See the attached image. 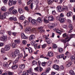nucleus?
I'll use <instances>...</instances> for the list:
<instances>
[{
	"label": "nucleus",
	"mask_w": 75,
	"mask_h": 75,
	"mask_svg": "<svg viewBox=\"0 0 75 75\" xmlns=\"http://www.w3.org/2000/svg\"><path fill=\"white\" fill-rule=\"evenodd\" d=\"M72 64V63L71 62H69L67 65V67H71V66Z\"/></svg>",
	"instance_id": "obj_34"
},
{
	"label": "nucleus",
	"mask_w": 75,
	"mask_h": 75,
	"mask_svg": "<svg viewBox=\"0 0 75 75\" xmlns=\"http://www.w3.org/2000/svg\"><path fill=\"white\" fill-rule=\"evenodd\" d=\"M56 33H58L59 34V35H61L62 34L61 31H60V30H57L56 31Z\"/></svg>",
	"instance_id": "obj_43"
},
{
	"label": "nucleus",
	"mask_w": 75,
	"mask_h": 75,
	"mask_svg": "<svg viewBox=\"0 0 75 75\" xmlns=\"http://www.w3.org/2000/svg\"><path fill=\"white\" fill-rule=\"evenodd\" d=\"M33 36H34V35H32L30 36L29 38V39L30 41H31V40H33Z\"/></svg>",
	"instance_id": "obj_41"
},
{
	"label": "nucleus",
	"mask_w": 75,
	"mask_h": 75,
	"mask_svg": "<svg viewBox=\"0 0 75 75\" xmlns=\"http://www.w3.org/2000/svg\"><path fill=\"white\" fill-rule=\"evenodd\" d=\"M28 74H31L32 73L31 69H30L29 71H28Z\"/></svg>",
	"instance_id": "obj_57"
},
{
	"label": "nucleus",
	"mask_w": 75,
	"mask_h": 75,
	"mask_svg": "<svg viewBox=\"0 0 75 75\" xmlns=\"http://www.w3.org/2000/svg\"><path fill=\"white\" fill-rule=\"evenodd\" d=\"M19 19H20V20H24L25 19V17H24V16H23V15H21Z\"/></svg>",
	"instance_id": "obj_37"
},
{
	"label": "nucleus",
	"mask_w": 75,
	"mask_h": 75,
	"mask_svg": "<svg viewBox=\"0 0 75 75\" xmlns=\"http://www.w3.org/2000/svg\"><path fill=\"white\" fill-rule=\"evenodd\" d=\"M44 23L46 24H47V23H49V21L48 20H46V19H44Z\"/></svg>",
	"instance_id": "obj_48"
},
{
	"label": "nucleus",
	"mask_w": 75,
	"mask_h": 75,
	"mask_svg": "<svg viewBox=\"0 0 75 75\" xmlns=\"http://www.w3.org/2000/svg\"><path fill=\"white\" fill-rule=\"evenodd\" d=\"M18 60H19V59L18 58H17L14 61V63H17L18 61Z\"/></svg>",
	"instance_id": "obj_51"
},
{
	"label": "nucleus",
	"mask_w": 75,
	"mask_h": 75,
	"mask_svg": "<svg viewBox=\"0 0 75 75\" xmlns=\"http://www.w3.org/2000/svg\"><path fill=\"white\" fill-rule=\"evenodd\" d=\"M17 68H18V65H17L12 66V67H11V68H12V69H17Z\"/></svg>",
	"instance_id": "obj_20"
},
{
	"label": "nucleus",
	"mask_w": 75,
	"mask_h": 75,
	"mask_svg": "<svg viewBox=\"0 0 75 75\" xmlns=\"http://www.w3.org/2000/svg\"><path fill=\"white\" fill-rule=\"evenodd\" d=\"M53 48L54 49H56L57 48V46L55 44H54L53 45Z\"/></svg>",
	"instance_id": "obj_44"
},
{
	"label": "nucleus",
	"mask_w": 75,
	"mask_h": 75,
	"mask_svg": "<svg viewBox=\"0 0 75 75\" xmlns=\"http://www.w3.org/2000/svg\"><path fill=\"white\" fill-rule=\"evenodd\" d=\"M48 25L49 28L51 29V28H52L53 27H54V26H55V24L50 23L48 24Z\"/></svg>",
	"instance_id": "obj_11"
},
{
	"label": "nucleus",
	"mask_w": 75,
	"mask_h": 75,
	"mask_svg": "<svg viewBox=\"0 0 75 75\" xmlns=\"http://www.w3.org/2000/svg\"><path fill=\"white\" fill-rule=\"evenodd\" d=\"M7 1H8V0H4V4H7Z\"/></svg>",
	"instance_id": "obj_62"
},
{
	"label": "nucleus",
	"mask_w": 75,
	"mask_h": 75,
	"mask_svg": "<svg viewBox=\"0 0 75 75\" xmlns=\"http://www.w3.org/2000/svg\"><path fill=\"white\" fill-rule=\"evenodd\" d=\"M64 54H61L57 56V58L58 59H60V58H62L64 57Z\"/></svg>",
	"instance_id": "obj_17"
},
{
	"label": "nucleus",
	"mask_w": 75,
	"mask_h": 75,
	"mask_svg": "<svg viewBox=\"0 0 75 75\" xmlns=\"http://www.w3.org/2000/svg\"><path fill=\"white\" fill-rule=\"evenodd\" d=\"M37 21L39 23H41L42 22V20L41 19V18H38L37 19Z\"/></svg>",
	"instance_id": "obj_23"
},
{
	"label": "nucleus",
	"mask_w": 75,
	"mask_h": 75,
	"mask_svg": "<svg viewBox=\"0 0 75 75\" xmlns=\"http://www.w3.org/2000/svg\"><path fill=\"white\" fill-rule=\"evenodd\" d=\"M9 20L11 21H13V20L14 21H16L17 20L16 17L13 16L9 18Z\"/></svg>",
	"instance_id": "obj_4"
},
{
	"label": "nucleus",
	"mask_w": 75,
	"mask_h": 75,
	"mask_svg": "<svg viewBox=\"0 0 75 75\" xmlns=\"http://www.w3.org/2000/svg\"><path fill=\"white\" fill-rule=\"evenodd\" d=\"M58 51L59 52H62V51H63V49L62 48H60L58 49Z\"/></svg>",
	"instance_id": "obj_47"
},
{
	"label": "nucleus",
	"mask_w": 75,
	"mask_h": 75,
	"mask_svg": "<svg viewBox=\"0 0 75 75\" xmlns=\"http://www.w3.org/2000/svg\"><path fill=\"white\" fill-rule=\"evenodd\" d=\"M31 28L28 27L27 28H25V31H31Z\"/></svg>",
	"instance_id": "obj_28"
},
{
	"label": "nucleus",
	"mask_w": 75,
	"mask_h": 75,
	"mask_svg": "<svg viewBox=\"0 0 75 75\" xmlns=\"http://www.w3.org/2000/svg\"><path fill=\"white\" fill-rule=\"evenodd\" d=\"M5 51H6L5 50V49H4V48H2L1 49V52H2V53H4L5 52Z\"/></svg>",
	"instance_id": "obj_50"
},
{
	"label": "nucleus",
	"mask_w": 75,
	"mask_h": 75,
	"mask_svg": "<svg viewBox=\"0 0 75 75\" xmlns=\"http://www.w3.org/2000/svg\"><path fill=\"white\" fill-rule=\"evenodd\" d=\"M69 73L71 75H75V73H74V71L73 70H70Z\"/></svg>",
	"instance_id": "obj_25"
},
{
	"label": "nucleus",
	"mask_w": 75,
	"mask_h": 75,
	"mask_svg": "<svg viewBox=\"0 0 75 75\" xmlns=\"http://www.w3.org/2000/svg\"><path fill=\"white\" fill-rule=\"evenodd\" d=\"M41 75H47V73L46 72H44L42 73Z\"/></svg>",
	"instance_id": "obj_64"
},
{
	"label": "nucleus",
	"mask_w": 75,
	"mask_h": 75,
	"mask_svg": "<svg viewBox=\"0 0 75 75\" xmlns=\"http://www.w3.org/2000/svg\"><path fill=\"white\" fill-rule=\"evenodd\" d=\"M25 10H26V11H29V9H28V6H25Z\"/></svg>",
	"instance_id": "obj_58"
},
{
	"label": "nucleus",
	"mask_w": 75,
	"mask_h": 75,
	"mask_svg": "<svg viewBox=\"0 0 75 75\" xmlns=\"http://www.w3.org/2000/svg\"><path fill=\"white\" fill-rule=\"evenodd\" d=\"M23 43L24 44V45H25L27 44V41L25 40H23L22 41Z\"/></svg>",
	"instance_id": "obj_54"
},
{
	"label": "nucleus",
	"mask_w": 75,
	"mask_h": 75,
	"mask_svg": "<svg viewBox=\"0 0 75 75\" xmlns=\"http://www.w3.org/2000/svg\"><path fill=\"white\" fill-rule=\"evenodd\" d=\"M14 42L16 44H19L20 42V40H15Z\"/></svg>",
	"instance_id": "obj_35"
},
{
	"label": "nucleus",
	"mask_w": 75,
	"mask_h": 75,
	"mask_svg": "<svg viewBox=\"0 0 75 75\" xmlns=\"http://www.w3.org/2000/svg\"><path fill=\"white\" fill-rule=\"evenodd\" d=\"M23 58V54H21L19 55L18 58V59H19V58Z\"/></svg>",
	"instance_id": "obj_52"
},
{
	"label": "nucleus",
	"mask_w": 75,
	"mask_h": 75,
	"mask_svg": "<svg viewBox=\"0 0 75 75\" xmlns=\"http://www.w3.org/2000/svg\"><path fill=\"white\" fill-rule=\"evenodd\" d=\"M8 75H13V73L11 72H9L8 73Z\"/></svg>",
	"instance_id": "obj_61"
},
{
	"label": "nucleus",
	"mask_w": 75,
	"mask_h": 75,
	"mask_svg": "<svg viewBox=\"0 0 75 75\" xmlns=\"http://www.w3.org/2000/svg\"><path fill=\"white\" fill-rule=\"evenodd\" d=\"M21 37L23 39H27V37L23 33H22L21 34Z\"/></svg>",
	"instance_id": "obj_18"
},
{
	"label": "nucleus",
	"mask_w": 75,
	"mask_h": 75,
	"mask_svg": "<svg viewBox=\"0 0 75 75\" xmlns=\"http://www.w3.org/2000/svg\"><path fill=\"white\" fill-rule=\"evenodd\" d=\"M58 12H61L62 11V7L61 6H58L56 8Z\"/></svg>",
	"instance_id": "obj_3"
},
{
	"label": "nucleus",
	"mask_w": 75,
	"mask_h": 75,
	"mask_svg": "<svg viewBox=\"0 0 75 75\" xmlns=\"http://www.w3.org/2000/svg\"><path fill=\"white\" fill-rule=\"evenodd\" d=\"M64 10H65V11H68V9L66 6H63L62 7V11H64Z\"/></svg>",
	"instance_id": "obj_12"
},
{
	"label": "nucleus",
	"mask_w": 75,
	"mask_h": 75,
	"mask_svg": "<svg viewBox=\"0 0 75 75\" xmlns=\"http://www.w3.org/2000/svg\"><path fill=\"white\" fill-rule=\"evenodd\" d=\"M7 37L3 36L1 38V40L2 41H7Z\"/></svg>",
	"instance_id": "obj_5"
},
{
	"label": "nucleus",
	"mask_w": 75,
	"mask_h": 75,
	"mask_svg": "<svg viewBox=\"0 0 75 75\" xmlns=\"http://www.w3.org/2000/svg\"><path fill=\"white\" fill-rule=\"evenodd\" d=\"M46 64H47V62H42V65L44 67V66H45V65Z\"/></svg>",
	"instance_id": "obj_59"
},
{
	"label": "nucleus",
	"mask_w": 75,
	"mask_h": 75,
	"mask_svg": "<svg viewBox=\"0 0 75 75\" xmlns=\"http://www.w3.org/2000/svg\"><path fill=\"white\" fill-rule=\"evenodd\" d=\"M31 44L32 45L34 46V47L35 49H36L37 48V44H35V42L33 41L31 42Z\"/></svg>",
	"instance_id": "obj_10"
},
{
	"label": "nucleus",
	"mask_w": 75,
	"mask_h": 75,
	"mask_svg": "<svg viewBox=\"0 0 75 75\" xmlns=\"http://www.w3.org/2000/svg\"><path fill=\"white\" fill-rule=\"evenodd\" d=\"M14 6H13V7L11 8H10L9 9V11H11L12 10H13V9H14Z\"/></svg>",
	"instance_id": "obj_60"
},
{
	"label": "nucleus",
	"mask_w": 75,
	"mask_h": 75,
	"mask_svg": "<svg viewBox=\"0 0 75 75\" xmlns=\"http://www.w3.org/2000/svg\"><path fill=\"white\" fill-rule=\"evenodd\" d=\"M53 0H48V4H52V3L53 2Z\"/></svg>",
	"instance_id": "obj_38"
},
{
	"label": "nucleus",
	"mask_w": 75,
	"mask_h": 75,
	"mask_svg": "<svg viewBox=\"0 0 75 75\" xmlns=\"http://www.w3.org/2000/svg\"><path fill=\"white\" fill-rule=\"evenodd\" d=\"M17 13V11L16 9H14L12 11V14H16Z\"/></svg>",
	"instance_id": "obj_33"
},
{
	"label": "nucleus",
	"mask_w": 75,
	"mask_h": 75,
	"mask_svg": "<svg viewBox=\"0 0 75 75\" xmlns=\"http://www.w3.org/2000/svg\"><path fill=\"white\" fill-rule=\"evenodd\" d=\"M69 28H70V31L68 32V33H70L72 31V30L74 28V27L72 26V25L70 24L69 25Z\"/></svg>",
	"instance_id": "obj_9"
},
{
	"label": "nucleus",
	"mask_w": 75,
	"mask_h": 75,
	"mask_svg": "<svg viewBox=\"0 0 75 75\" xmlns=\"http://www.w3.org/2000/svg\"><path fill=\"white\" fill-rule=\"evenodd\" d=\"M28 51H29V53H30V54H31L33 52V50H32V49H31V48L30 47H29L28 48Z\"/></svg>",
	"instance_id": "obj_39"
},
{
	"label": "nucleus",
	"mask_w": 75,
	"mask_h": 75,
	"mask_svg": "<svg viewBox=\"0 0 75 75\" xmlns=\"http://www.w3.org/2000/svg\"><path fill=\"white\" fill-rule=\"evenodd\" d=\"M24 23L25 24V25H28V24L29 23L27 21H26L24 22Z\"/></svg>",
	"instance_id": "obj_49"
},
{
	"label": "nucleus",
	"mask_w": 75,
	"mask_h": 75,
	"mask_svg": "<svg viewBox=\"0 0 75 75\" xmlns=\"http://www.w3.org/2000/svg\"><path fill=\"white\" fill-rule=\"evenodd\" d=\"M51 64H52V62L50 61H48L47 63V64L49 66L51 65Z\"/></svg>",
	"instance_id": "obj_46"
},
{
	"label": "nucleus",
	"mask_w": 75,
	"mask_h": 75,
	"mask_svg": "<svg viewBox=\"0 0 75 75\" xmlns=\"http://www.w3.org/2000/svg\"><path fill=\"white\" fill-rule=\"evenodd\" d=\"M73 13L72 12H69L67 13V17H71V16H72Z\"/></svg>",
	"instance_id": "obj_16"
},
{
	"label": "nucleus",
	"mask_w": 75,
	"mask_h": 75,
	"mask_svg": "<svg viewBox=\"0 0 75 75\" xmlns=\"http://www.w3.org/2000/svg\"><path fill=\"white\" fill-rule=\"evenodd\" d=\"M20 68L22 69H24V68H25V65L24 64L21 65L20 66Z\"/></svg>",
	"instance_id": "obj_31"
},
{
	"label": "nucleus",
	"mask_w": 75,
	"mask_h": 75,
	"mask_svg": "<svg viewBox=\"0 0 75 75\" xmlns=\"http://www.w3.org/2000/svg\"><path fill=\"white\" fill-rule=\"evenodd\" d=\"M48 20L49 21H52L54 20V18L52 16H49L48 17Z\"/></svg>",
	"instance_id": "obj_14"
},
{
	"label": "nucleus",
	"mask_w": 75,
	"mask_h": 75,
	"mask_svg": "<svg viewBox=\"0 0 75 75\" xmlns=\"http://www.w3.org/2000/svg\"><path fill=\"white\" fill-rule=\"evenodd\" d=\"M72 38H73V37L72 35H70V37L69 38V39H68L67 40H66L65 39H62L61 40V41L62 42H63L64 44H65L67 43V42H69L70 40Z\"/></svg>",
	"instance_id": "obj_1"
},
{
	"label": "nucleus",
	"mask_w": 75,
	"mask_h": 75,
	"mask_svg": "<svg viewBox=\"0 0 75 75\" xmlns=\"http://www.w3.org/2000/svg\"><path fill=\"white\" fill-rule=\"evenodd\" d=\"M16 55H18L20 54V52L19 50L17 49H16L14 52Z\"/></svg>",
	"instance_id": "obj_29"
},
{
	"label": "nucleus",
	"mask_w": 75,
	"mask_h": 75,
	"mask_svg": "<svg viewBox=\"0 0 75 75\" xmlns=\"http://www.w3.org/2000/svg\"><path fill=\"white\" fill-rule=\"evenodd\" d=\"M30 7L31 9H33V3H32L30 5Z\"/></svg>",
	"instance_id": "obj_63"
},
{
	"label": "nucleus",
	"mask_w": 75,
	"mask_h": 75,
	"mask_svg": "<svg viewBox=\"0 0 75 75\" xmlns=\"http://www.w3.org/2000/svg\"><path fill=\"white\" fill-rule=\"evenodd\" d=\"M45 41L46 42L47 44H48L52 43V41L51 40H50V38H48L47 36L45 37Z\"/></svg>",
	"instance_id": "obj_2"
},
{
	"label": "nucleus",
	"mask_w": 75,
	"mask_h": 75,
	"mask_svg": "<svg viewBox=\"0 0 75 75\" xmlns=\"http://www.w3.org/2000/svg\"><path fill=\"white\" fill-rule=\"evenodd\" d=\"M6 18V15L5 14L1 15V13L0 12V19H1L3 20V19H4V18Z\"/></svg>",
	"instance_id": "obj_13"
},
{
	"label": "nucleus",
	"mask_w": 75,
	"mask_h": 75,
	"mask_svg": "<svg viewBox=\"0 0 75 75\" xmlns=\"http://www.w3.org/2000/svg\"><path fill=\"white\" fill-rule=\"evenodd\" d=\"M60 21L61 23H64L65 22V18H61L60 20Z\"/></svg>",
	"instance_id": "obj_21"
},
{
	"label": "nucleus",
	"mask_w": 75,
	"mask_h": 75,
	"mask_svg": "<svg viewBox=\"0 0 75 75\" xmlns=\"http://www.w3.org/2000/svg\"><path fill=\"white\" fill-rule=\"evenodd\" d=\"M48 56L49 57H52L54 55V54L52 52H49V53L48 54Z\"/></svg>",
	"instance_id": "obj_32"
},
{
	"label": "nucleus",
	"mask_w": 75,
	"mask_h": 75,
	"mask_svg": "<svg viewBox=\"0 0 75 75\" xmlns=\"http://www.w3.org/2000/svg\"><path fill=\"white\" fill-rule=\"evenodd\" d=\"M70 59H71V61H75V57L74 56H71V57H70Z\"/></svg>",
	"instance_id": "obj_26"
},
{
	"label": "nucleus",
	"mask_w": 75,
	"mask_h": 75,
	"mask_svg": "<svg viewBox=\"0 0 75 75\" xmlns=\"http://www.w3.org/2000/svg\"><path fill=\"white\" fill-rule=\"evenodd\" d=\"M61 18L59 16H57L56 17V19L57 20H59V21H60Z\"/></svg>",
	"instance_id": "obj_56"
},
{
	"label": "nucleus",
	"mask_w": 75,
	"mask_h": 75,
	"mask_svg": "<svg viewBox=\"0 0 75 75\" xmlns=\"http://www.w3.org/2000/svg\"><path fill=\"white\" fill-rule=\"evenodd\" d=\"M11 61H9L7 63H6L5 64L6 67H8L9 66L8 65V64H9V65H10V64H11Z\"/></svg>",
	"instance_id": "obj_22"
},
{
	"label": "nucleus",
	"mask_w": 75,
	"mask_h": 75,
	"mask_svg": "<svg viewBox=\"0 0 75 75\" xmlns=\"http://www.w3.org/2000/svg\"><path fill=\"white\" fill-rule=\"evenodd\" d=\"M18 11L19 13L21 14L23 13V9L21 8H19L18 9Z\"/></svg>",
	"instance_id": "obj_27"
},
{
	"label": "nucleus",
	"mask_w": 75,
	"mask_h": 75,
	"mask_svg": "<svg viewBox=\"0 0 75 75\" xmlns=\"http://www.w3.org/2000/svg\"><path fill=\"white\" fill-rule=\"evenodd\" d=\"M32 63L33 65H37V61L35 60H33L32 61Z\"/></svg>",
	"instance_id": "obj_36"
},
{
	"label": "nucleus",
	"mask_w": 75,
	"mask_h": 75,
	"mask_svg": "<svg viewBox=\"0 0 75 75\" xmlns=\"http://www.w3.org/2000/svg\"><path fill=\"white\" fill-rule=\"evenodd\" d=\"M12 47L13 48H16V47H17V45L15 43H13L12 45Z\"/></svg>",
	"instance_id": "obj_40"
},
{
	"label": "nucleus",
	"mask_w": 75,
	"mask_h": 75,
	"mask_svg": "<svg viewBox=\"0 0 75 75\" xmlns=\"http://www.w3.org/2000/svg\"><path fill=\"white\" fill-rule=\"evenodd\" d=\"M1 10L2 11H6L7 10V9H6V7L5 6H3L1 8Z\"/></svg>",
	"instance_id": "obj_24"
},
{
	"label": "nucleus",
	"mask_w": 75,
	"mask_h": 75,
	"mask_svg": "<svg viewBox=\"0 0 75 75\" xmlns=\"http://www.w3.org/2000/svg\"><path fill=\"white\" fill-rule=\"evenodd\" d=\"M38 69H39V71H40V72H41V71H42V68H41V67H38Z\"/></svg>",
	"instance_id": "obj_55"
},
{
	"label": "nucleus",
	"mask_w": 75,
	"mask_h": 75,
	"mask_svg": "<svg viewBox=\"0 0 75 75\" xmlns=\"http://www.w3.org/2000/svg\"><path fill=\"white\" fill-rule=\"evenodd\" d=\"M53 68L57 71H58L59 69V67L58 65L56 64H54L53 66Z\"/></svg>",
	"instance_id": "obj_6"
},
{
	"label": "nucleus",
	"mask_w": 75,
	"mask_h": 75,
	"mask_svg": "<svg viewBox=\"0 0 75 75\" xmlns=\"http://www.w3.org/2000/svg\"><path fill=\"white\" fill-rule=\"evenodd\" d=\"M23 74H22V75H29L25 71L23 72Z\"/></svg>",
	"instance_id": "obj_53"
},
{
	"label": "nucleus",
	"mask_w": 75,
	"mask_h": 75,
	"mask_svg": "<svg viewBox=\"0 0 75 75\" xmlns=\"http://www.w3.org/2000/svg\"><path fill=\"white\" fill-rule=\"evenodd\" d=\"M10 47L8 45H7L5 46L4 49L5 51H8L10 50Z\"/></svg>",
	"instance_id": "obj_8"
},
{
	"label": "nucleus",
	"mask_w": 75,
	"mask_h": 75,
	"mask_svg": "<svg viewBox=\"0 0 75 75\" xmlns=\"http://www.w3.org/2000/svg\"><path fill=\"white\" fill-rule=\"evenodd\" d=\"M42 27H41L38 28V31L40 33H44L45 31L44 30H42Z\"/></svg>",
	"instance_id": "obj_15"
},
{
	"label": "nucleus",
	"mask_w": 75,
	"mask_h": 75,
	"mask_svg": "<svg viewBox=\"0 0 75 75\" xmlns=\"http://www.w3.org/2000/svg\"><path fill=\"white\" fill-rule=\"evenodd\" d=\"M16 55H17V54H15L14 52V54H11V56L12 57L14 58V57H16Z\"/></svg>",
	"instance_id": "obj_42"
},
{
	"label": "nucleus",
	"mask_w": 75,
	"mask_h": 75,
	"mask_svg": "<svg viewBox=\"0 0 75 75\" xmlns=\"http://www.w3.org/2000/svg\"><path fill=\"white\" fill-rule=\"evenodd\" d=\"M4 33H5V31H4V30H2L0 31V34H4Z\"/></svg>",
	"instance_id": "obj_45"
},
{
	"label": "nucleus",
	"mask_w": 75,
	"mask_h": 75,
	"mask_svg": "<svg viewBox=\"0 0 75 75\" xmlns=\"http://www.w3.org/2000/svg\"><path fill=\"white\" fill-rule=\"evenodd\" d=\"M31 22L33 25H35L36 24V20L32 19L31 20Z\"/></svg>",
	"instance_id": "obj_19"
},
{
	"label": "nucleus",
	"mask_w": 75,
	"mask_h": 75,
	"mask_svg": "<svg viewBox=\"0 0 75 75\" xmlns=\"http://www.w3.org/2000/svg\"><path fill=\"white\" fill-rule=\"evenodd\" d=\"M13 4V0H9L8 2V5L9 6H12Z\"/></svg>",
	"instance_id": "obj_30"
},
{
	"label": "nucleus",
	"mask_w": 75,
	"mask_h": 75,
	"mask_svg": "<svg viewBox=\"0 0 75 75\" xmlns=\"http://www.w3.org/2000/svg\"><path fill=\"white\" fill-rule=\"evenodd\" d=\"M62 36L63 37H66L65 39H68L69 38V37L70 35H67L66 33H64L63 34Z\"/></svg>",
	"instance_id": "obj_7"
}]
</instances>
